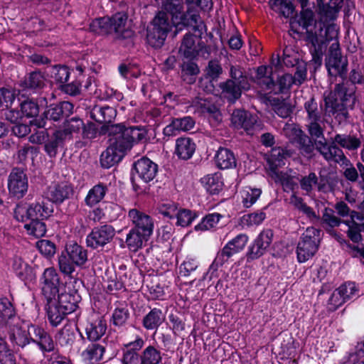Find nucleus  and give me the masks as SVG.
<instances>
[{
    "instance_id": "1",
    "label": "nucleus",
    "mask_w": 364,
    "mask_h": 364,
    "mask_svg": "<svg viewBox=\"0 0 364 364\" xmlns=\"http://www.w3.org/2000/svg\"><path fill=\"white\" fill-rule=\"evenodd\" d=\"M351 82L336 84L333 91L324 96L326 114L333 116L338 125H345L349 122L348 109H353L356 102L355 84H364V75L358 70L353 69L349 75Z\"/></svg>"
},
{
    "instance_id": "2",
    "label": "nucleus",
    "mask_w": 364,
    "mask_h": 364,
    "mask_svg": "<svg viewBox=\"0 0 364 364\" xmlns=\"http://www.w3.org/2000/svg\"><path fill=\"white\" fill-rule=\"evenodd\" d=\"M90 30L99 35H113L114 40L123 46H134V31L130 28L126 13L95 18L90 23Z\"/></svg>"
},
{
    "instance_id": "3",
    "label": "nucleus",
    "mask_w": 364,
    "mask_h": 364,
    "mask_svg": "<svg viewBox=\"0 0 364 364\" xmlns=\"http://www.w3.org/2000/svg\"><path fill=\"white\" fill-rule=\"evenodd\" d=\"M60 279L56 270L46 268L40 279L41 294L46 301V309L49 323L53 327H57L65 319L68 313L56 305L55 296L58 292Z\"/></svg>"
},
{
    "instance_id": "4",
    "label": "nucleus",
    "mask_w": 364,
    "mask_h": 364,
    "mask_svg": "<svg viewBox=\"0 0 364 364\" xmlns=\"http://www.w3.org/2000/svg\"><path fill=\"white\" fill-rule=\"evenodd\" d=\"M100 132L102 134L107 133L109 136V144L124 154L131 150L134 144L145 139L147 135V129L145 127H127L122 124L103 125Z\"/></svg>"
},
{
    "instance_id": "5",
    "label": "nucleus",
    "mask_w": 364,
    "mask_h": 364,
    "mask_svg": "<svg viewBox=\"0 0 364 364\" xmlns=\"http://www.w3.org/2000/svg\"><path fill=\"white\" fill-rule=\"evenodd\" d=\"M323 24L316 31L307 30L305 33L304 41L312 56V61L320 66L322 64L323 56L327 48V43L338 38V32L334 23Z\"/></svg>"
},
{
    "instance_id": "6",
    "label": "nucleus",
    "mask_w": 364,
    "mask_h": 364,
    "mask_svg": "<svg viewBox=\"0 0 364 364\" xmlns=\"http://www.w3.org/2000/svg\"><path fill=\"white\" fill-rule=\"evenodd\" d=\"M304 108L306 112V126L309 134L313 138L323 137L326 129L325 116L330 117L326 114L325 107L323 109L322 106H319L312 97L304 102Z\"/></svg>"
},
{
    "instance_id": "7",
    "label": "nucleus",
    "mask_w": 364,
    "mask_h": 364,
    "mask_svg": "<svg viewBox=\"0 0 364 364\" xmlns=\"http://www.w3.org/2000/svg\"><path fill=\"white\" fill-rule=\"evenodd\" d=\"M173 26L172 20L164 11H159L146 30L147 43L153 48H161Z\"/></svg>"
},
{
    "instance_id": "8",
    "label": "nucleus",
    "mask_w": 364,
    "mask_h": 364,
    "mask_svg": "<svg viewBox=\"0 0 364 364\" xmlns=\"http://www.w3.org/2000/svg\"><path fill=\"white\" fill-rule=\"evenodd\" d=\"M321 230L314 227L306 228L301 235L296 247L297 259L305 262L313 257L318 250L321 242Z\"/></svg>"
},
{
    "instance_id": "9",
    "label": "nucleus",
    "mask_w": 364,
    "mask_h": 364,
    "mask_svg": "<svg viewBox=\"0 0 364 364\" xmlns=\"http://www.w3.org/2000/svg\"><path fill=\"white\" fill-rule=\"evenodd\" d=\"M36 325L21 321L19 318L14 323L9 324V339L14 347L23 350L29 347L34 341Z\"/></svg>"
},
{
    "instance_id": "10",
    "label": "nucleus",
    "mask_w": 364,
    "mask_h": 364,
    "mask_svg": "<svg viewBox=\"0 0 364 364\" xmlns=\"http://www.w3.org/2000/svg\"><path fill=\"white\" fill-rule=\"evenodd\" d=\"M348 65L347 57L343 55L340 44L336 40L330 46L325 58V65L328 75L332 77H345L347 74Z\"/></svg>"
},
{
    "instance_id": "11",
    "label": "nucleus",
    "mask_w": 364,
    "mask_h": 364,
    "mask_svg": "<svg viewBox=\"0 0 364 364\" xmlns=\"http://www.w3.org/2000/svg\"><path fill=\"white\" fill-rule=\"evenodd\" d=\"M73 105L67 101L51 104L47 106L40 118L34 119L33 124L38 128H43L46 125V120L58 122L64 117H68L73 113Z\"/></svg>"
},
{
    "instance_id": "12",
    "label": "nucleus",
    "mask_w": 364,
    "mask_h": 364,
    "mask_svg": "<svg viewBox=\"0 0 364 364\" xmlns=\"http://www.w3.org/2000/svg\"><path fill=\"white\" fill-rule=\"evenodd\" d=\"M7 187L11 198H22L28 188V178L26 172L18 167L12 168L8 176Z\"/></svg>"
},
{
    "instance_id": "13",
    "label": "nucleus",
    "mask_w": 364,
    "mask_h": 364,
    "mask_svg": "<svg viewBox=\"0 0 364 364\" xmlns=\"http://www.w3.org/2000/svg\"><path fill=\"white\" fill-rule=\"evenodd\" d=\"M115 230L111 225L95 227L86 237V245L93 250L102 248L113 240Z\"/></svg>"
},
{
    "instance_id": "14",
    "label": "nucleus",
    "mask_w": 364,
    "mask_h": 364,
    "mask_svg": "<svg viewBox=\"0 0 364 364\" xmlns=\"http://www.w3.org/2000/svg\"><path fill=\"white\" fill-rule=\"evenodd\" d=\"M315 151H318L326 161L338 164L349 162L343 150L334 143V137L331 144L328 143L324 136L317 139Z\"/></svg>"
},
{
    "instance_id": "15",
    "label": "nucleus",
    "mask_w": 364,
    "mask_h": 364,
    "mask_svg": "<svg viewBox=\"0 0 364 364\" xmlns=\"http://www.w3.org/2000/svg\"><path fill=\"white\" fill-rule=\"evenodd\" d=\"M258 117L244 109H235L231 115V123L235 129H243L247 134L253 135L259 128Z\"/></svg>"
},
{
    "instance_id": "16",
    "label": "nucleus",
    "mask_w": 364,
    "mask_h": 364,
    "mask_svg": "<svg viewBox=\"0 0 364 364\" xmlns=\"http://www.w3.org/2000/svg\"><path fill=\"white\" fill-rule=\"evenodd\" d=\"M248 242V236L240 234L229 241L224 247L218 252L215 262L222 266L234 255L241 252Z\"/></svg>"
},
{
    "instance_id": "17",
    "label": "nucleus",
    "mask_w": 364,
    "mask_h": 364,
    "mask_svg": "<svg viewBox=\"0 0 364 364\" xmlns=\"http://www.w3.org/2000/svg\"><path fill=\"white\" fill-rule=\"evenodd\" d=\"M274 233L271 229L263 230L249 247L247 252V260H255L262 257L272 242Z\"/></svg>"
},
{
    "instance_id": "18",
    "label": "nucleus",
    "mask_w": 364,
    "mask_h": 364,
    "mask_svg": "<svg viewBox=\"0 0 364 364\" xmlns=\"http://www.w3.org/2000/svg\"><path fill=\"white\" fill-rule=\"evenodd\" d=\"M195 111L206 115L213 126L222 122V114L218 106L210 98H196L192 102Z\"/></svg>"
},
{
    "instance_id": "19",
    "label": "nucleus",
    "mask_w": 364,
    "mask_h": 364,
    "mask_svg": "<svg viewBox=\"0 0 364 364\" xmlns=\"http://www.w3.org/2000/svg\"><path fill=\"white\" fill-rule=\"evenodd\" d=\"M74 194L71 184L62 182L50 186L46 192L48 200L55 205H60L65 200L70 199Z\"/></svg>"
},
{
    "instance_id": "20",
    "label": "nucleus",
    "mask_w": 364,
    "mask_h": 364,
    "mask_svg": "<svg viewBox=\"0 0 364 364\" xmlns=\"http://www.w3.org/2000/svg\"><path fill=\"white\" fill-rule=\"evenodd\" d=\"M128 217L134 225L133 228L143 232L144 235L150 237L152 235L154 221L149 215L133 208L129 210Z\"/></svg>"
},
{
    "instance_id": "21",
    "label": "nucleus",
    "mask_w": 364,
    "mask_h": 364,
    "mask_svg": "<svg viewBox=\"0 0 364 364\" xmlns=\"http://www.w3.org/2000/svg\"><path fill=\"white\" fill-rule=\"evenodd\" d=\"M158 165L147 157H142L133 164V169L137 176L144 182L154 180L158 173Z\"/></svg>"
},
{
    "instance_id": "22",
    "label": "nucleus",
    "mask_w": 364,
    "mask_h": 364,
    "mask_svg": "<svg viewBox=\"0 0 364 364\" xmlns=\"http://www.w3.org/2000/svg\"><path fill=\"white\" fill-rule=\"evenodd\" d=\"M319 21L322 24H326L334 21L342 7L343 0H330L325 4L323 0H316Z\"/></svg>"
},
{
    "instance_id": "23",
    "label": "nucleus",
    "mask_w": 364,
    "mask_h": 364,
    "mask_svg": "<svg viewBox=\"0 0 364 364\" xmlns=\"http://www.w3.org/2000/svg\"><path fill=\"white\" fill-rule=\"evenodd\" d=\"M81 325L90 341H99L105 335L107 328V322L102 317L92 320L87 318L82 321Z\"/></svg>"
},
{
    "instance_id": "24",
    "label": "nucleus",
    "mask_w": 364,
    "mask_h": 364,
    "mask_svg": "<svg viewBox=\"0 0 364 364\" xmlns=\"http://www.w3.org/2000/svg\"><path fill=\"white\" fill-rule=\"evenodd\" d=\"M145 341L140 336H137L134 341L124 345L127 348L123 350V356L122 358V364H142L141 354L139 353L144 346Z\"/></svg>"
},
{
    "instance_id": "25",
    "label": "nucleus",
    "mask_w": 364,
    "mask_h": 364,
    "mask_svg": "<svg viewBox=\"0 0 364 364\" xmlns=\"http://www.w3.org/2000/svg\"><path fill=\"white\" fill-rule=\"evenodd\" d=\"M180 22L176 25V31H181L183 27L195 33L196 37H200L203 33L205 26L200 21V16L195 14H183L180 17Z\"/></svg>"
},
{
    "instance_id": "26",
    "label": "nucleus",
    "mask_w": 364,
    "mask_h": 364,
    "mask_svg": "<svg viewBox=\"0 0 364 364\" xmlns=\"http://www.w3.org/2000/svg\"><path fill=\"white\" fill-rule=\"evenodd\" d=\"M201 36L196 37L195 33L188 31L182 40L179 52L187 58H193L199 55V47L201 44Z\"/></svg>"
},
{
    "instance_id": "27",
    "label": "nucleus",
    "mask_w": 364,
    "mask_h": 364,
    "mask_svg": "<svg viewBox=\"0 0 364 364\" xmlns=\"http://www.w3.org/2000/svg\"><path fill=\"white\" fill-rule=\"evenodd\" d=\"M90 117L95 122L104 125L110 124L117 116V111L109 106L95 105L90 112Z\"/></svg>"
},
{
    "instance_id": "28",
    "label": "nucleus",
    "mask_w": 364,
    "mask_h": 364,
    "mask_svg": "<svg viewBox=\"0 0 364 364\" xmlns=\"http://www.w3.org/2000/svg\"><path fill=\"white\" fill-rule=\"evenodd\" d=\"M55 304L61 307L68 314L75 311L80 301V295L77 291L61 292L55 296Z\"/></svg>"
},
{
    "instance_id": "29",
    "label": "nucleus",
    "mask_w": 364,
    "mask_h": 364,
    "mask_svg": "<svg viewBox=\"0 0 364 364\" xmlns=\"http://www.w3.org/2000/svg\"><path fill=\"white\" fill-rule=\"evenodd\" d=\"M63 132L59 130L55 131L50 136H48L44 144V151L50 158H55L59 149L64 147L65 141L68 139Z\"/></svg>"
},
{
    "instance_id": "30",
    "label": "nucleus",
    "mask_w": 364,
    "mask_h": 364,
    "mask_svg": "<svg viewBox=\"0 0 364 364\" xmlns=\"http://www.w3.org/2000/svg\"><path fill=\"white\" fill-rule=\"evenodd\" d=\"M196 145L193 140L188 137H180L176 141L174 154L182 160L190 159L195 153Z\"/></svg>"
},
{
    "instance_id": "31",
    "label": "nucleus",
    "mask_w": 364,
    "mask_h": 364,
    "mask_svg": "<svg viewBox=\"0 0 364 364\" xmlns=\"http://www.w3.org/2000/svg\"><path fill=\"white\" fill-rule=\"evenodd\" d=\"M34 331V345H37L43 352H53L55 348V343L51 336L43 328L36 325Z\"/></svg>"
},
{
    "instance_id": "32",
    "label": "nucleus",
    "mask_w": 364,
    "mask_h": 364,
    "mask_svg": "<svg viewBox=\"0 0 364 364\" xmlns=\"http://www.w3.org/2000/svg\"><path fill=\"white\" fill-rule=\"evenodd\" d=\"M318 138H313L311 135L304 133L295 143L301 156L307 159H311L315 156L316 142Z\"/></svg>"
},
{
    "instance_id": "33",
    "label": "nucleus",
    "mask_w": 364,
    "mask_h": 364,
    "mask_svg": "<svg viewBox=\"0 0 364 364\" xmlns=\"http://www.w3.org/2000/svg\"><path fill=\"white\" fill-rule=\"evenodd\" d=\"M46 77L43 73L40 70H35L27 73L23 81L21 86L28 90H37L43 88Z\"/></svg>"
},
{
    "instance_id": "34",
    "label": "nucleus",
    "mask_w": 364,
    "mask_h": 364,
    "mask_svg": "<svg viewBox=\"0 0 364 364\" xmlns=\"http://www.w3.org/2000/svg\"><path fill=\"white\" fill-rule=\"evenodd\" d=\"M65 252L77 266H82L87 261V251L75 242L65 245Z\"/></svg>"
},
{
    "instance_id": "35",
    "label": "nucleus",
    "mask_w": 364,
    "mask_h": 364,
    "mask_svg": "<svg viewBox=\"0 0 364 364\" xmlns=\"http://www.w3.org/2000/svg\"><path fill=\"white\" fill-rule=\"evenodd\" d=\"M125 154L109 144V146L100 156L101 166L105 168H109L118 164Z\"/></svg>"
},
{
    "instance_id": "36",
    "label": "nucleus",
    "mask_w": 364,
    "mask_h": 364,
    "mask_svg": "<svg viewBox=\"0 0 364 364\" xmlns=\"http://www.w3.org/2000/svg\"><path fill=\"white\" fill-rule=\"evenodd\" d=\"M334 143L341 148L349 151H355L361 146V135L359 136L355 134H336L334 136Z\"/></svg>"
},
{
    "instance_id": "37",
    "label": "nucleus",
    "mask_w": 364,
    "mask_h": 364,
    "mask_svg": "<svg viewBox=\"0 0 364 364\" xmlns=\"http://www.w3.org/2000/svg\"><path fill=\"white\" fill-rule=\"evenodd\" d=\"M215 160L220 169H228L236 166V159L233 152L223 147H220L216 152Z\"/></svg>"
},
{
    "instance_id": "38",
    "label": "nucleus",
    "mask_w": 364,
    "mask_h": 364,
    "mask_svg": "<svg viewBox=\"0 0 364 364\" xmlns=\"http://www.w3.org/2000/svg\"><path fill=\"white\" fill-rule=\"evenodd\" d=\"M165 316L158 308L152 309L142 319V326L147 331L156 330L164 321Z\"/></svg>"
},
{
    "instance_id": "39",
    "label": "nucleus",
    "mask_w": 364,
    "mask_h": 364,
    "mask_svg": "<svg viewBox=\"0 0 364 364\" xmlns=\"http://www.w3.org/2000/svg\"><path fill=\"white\" fill-rule=\"evenodd\" d=\"M108 191V187L103 183L95 185L87 193L85 203L89 207H93L99 203Z\"/></svg>"
},
{
    "instance_id": "40",
    "label": "nucleus",
    "mask_w": 364,
    "mask_h": 364,
    "mask_svg": "<svg viewBox=\"0 0 364 364\" xmlns=\"http://www.w3.org/2000/svg\"><path fill=\"white\" fill-rule=\"evenodd\" d=\"M6 333L4 325L0 324V363L16 364V356L6 342Z\"/></svg>"
},
{
    "instance_id": "41",
    "label": "nucleus",
    "mask_w": 364,
    "mask_h": 364,
    "mask_svg": "<svg viewBox=\"0 0 364 364\" xmlns=\"http://www.w3.org/2000/svg\"><path fill=\"white\" fill-rule=\"evenodd\" d=\"M16 312L13 304L6 297L0 298V324L4 325L6 331V325L9 324L10 320L16 318Z\"/></svg>"
},
{
    "instance_id": "42",
    "label": "nucleus",
    "mask_w": 364,
    "mask_h": 364,
    "mask_svg": "<svg viewBox=\"0 0 364 364\" xmlns=\"http://www.w3.org/2000/svg\"><path fill=\"white\" fill-rule=\"evenodd\" d=\"M219 87L222 90L223 97L230 103H235L241 97L242 92L244 90L228 79L225 82H220Z\"/></svg>"
},
{
    "instance_id": "43",
    "label": "nucleus",
    "mask_w": 364,
    "mask_h": 364,
    "mask_svg": "<svg viewBox=\"0 0 364 364\" xmlns=\"http://www.w3.org/2000/svg\"><path fill=\"white\" fill-rule=\"evenodd\" d=\"M149 238V236L132 228L127 235L125 242L130 251L136 252L142 247L144 241Z\"/></svg>"
},
{
    "instance_id": "44",
    "label": "nucleus",
    "mask_w": 364,
    "mask_h": 364,
    "mask_svg": "<svg viewBox=\"0 0 364 364\" xmlns=\"http://www.w3.org/2000/svg\"><path fill=\"white\" fill-rule=\"evenodd\" d=\"M30 206V217L31 220H45L48 218L53 211V206L48 204L42 203H33L29 204Z\"/></svg>"
},
{
    "instance_id": "45",
    "label": "nucleus",
    "mask_w": 364,
    "mask_h": 364,
    "mask_svg": "<svg viewBox=\"0 0 364 364\" xmlns=\"http://www.w3.org/2000/svg\"><path fill=\"white\" fill-rule=\"evenodd\" d=\"M229 80L234 82L236 85L240 87L244 90H247L250 87L248 78L243 68L240 65H231L230 68Z\"/></svg>"
},
{
    "instance_id": "46",
    "label": "nucleus",
    "mask_w": 364,
    "mask_h": 364,
    "mask_svg": "<svg viewBox=\"0 0 364 364\" xmlns=\"http://www.w3.org/2000/svg\"><path fill=\"white\" fill-rule=\"evenodd\" d=\"M70 73V70L68 66L58 65L51 68L50 76L54 83L60 88L63 86L65 83L68 82Z\"/></svg>"
},
{
    "instance_id": "47",
    "label": "nucleus",
    "mask_w": 364,
    "mask_h": 364,
    "mask_svg": "<svg viewBox=\"0 0 364 364\" xmlns=\"http://www.w3.org/2000/svg\"><path fill=\"white\" fill-rule=\"evenodd\" d=\"M83 123V120L78 117L67 118L63 122V129H59V131L65 134V136L70 140L73 133H79L81 131Z\"/></svg>"
},
{
    "instance_id": "48",
    "label": "nucleus",
    "mask_w": 364,
    "mask_h": 364,
    "mask_svg": "<svg viewBox=\"0 0 364 364\" xmlns=\"http://www.w3.org/2000/svg\"><path fill=\"white\" fill-rule=\"evenodd\" d=\"M342 223H343V220L335 215V211L333 209L324 208L321 217V224L327 232L334 230V228L338 227Z\"/></svg>"
},
{
    "instance_id": "49",
    "label": "nucleus",
    "mask_w": 364,
    "mask_h": 364,
    "mask_svg": "<svg viewBox=\"0 0 364 364\" xmlns=\"http://www.w3.org/2000/svg\"><path fill=\"white\" fill-rule=\"evenodd\" d=\"M129 316L130 314L127 306L121 304L114 309L110 322L114 326L122 328L126 325Z\"/></svg>"
},
{
    "instance_id": "50",
    "label": "nucleus",
    "mask_w": 364,
    "mask_h": 364,
    "mask_svg": "<svg viewBox=\"0 0 364 364\" xmlns=\"http://www.w3.org/2000/svg\"><path fill=\"white\" fill-rule=\"evenodd\" d=\"M142 364H159L162 361V354L159 349L149 345L141 352Z\"/></svg>"
},
{
    "instance_id": "51",
    "label": "nucleus",
    "mask_w": 364,
    "mask_h": 364,
    "mask_svg": "<svg viewBox=\"0 0 364 364\" xmlns=\"http://www.w3.org/2000/svg\"><path fill=\"white\" fill-rule=\"evenodd\" d=\"M287 155V151H285L282 147H274L272 148L270 154L267 158V162L269 165V168L272 171H275V170L284 164V159L286 158Z\"/></svg>"
},
{
    "instance_id": "52",
    "label": "nucleus",
    "mask_w": 364,
    "mask_h": 364,
    "mask_svg": "<svg viewBox=\"0 0 364 364\" xmlns=\"http://www.w3.org/2000/svg\"><path fill=\"white\" fill-rule=\"evenodd\" d=\"M318 179L316 174L314 172H311L308 176H303L300 181L299 184L301 190L306 193H311L313 191L314 186L318 185V191H323L325 188V184L322 183V179L321 182H318Z\"/></svg>"
},
{
    "instance_id": "53",
    "label": "nucleus",
    "mask_w": 364,
    "mask_h": 364,
    "mask_svg": "<svg viewBox=\"0 0 364 364\" xmlns=\"http://www.w3.org/2000/svg\"><path fill=\"white\" fill-rule=\"evenodd\" d=\"M199 73L200 69L196 63L188 61L183 63L181 65V77L188 84L195 82L196 77Z\"/></svg>"
},
{
    "instance_id": "54",
    "label": "nucleus",
    "mask_w": 364,
    "mask_h": 364,
    "mask_svg": "<svg viewBox=\"0 0 364 364\" xmlns=\"http://www.w3.org/2000/svg\"><path fill=\"white\" fill-rule=\"evenodd\" d=\"M289 203L294 207V208L305 214L309 219L318 220L319 218L314 210L304 203L302 198L293 194L289 198Z\"/></svg>"
},
{
    "instance_id": "55",
    "label": "nucleus",
    "mask_w": 364,
    "mask_h": 364,
    "mask_svg": "<svg viewBox=\"0 0 364 364\" xmlns=\"http://www.w3.org/2000/svg\"><path fill=\"white\" fill-rule=\"evenodd\" d=\"M105 346L100 343H92L82 352V356L90 360L98 361L102 359Z\"/></svg>"
},
{
    "instance_id": "56",
    "label": "nucleus",
    "mask_w": 364,
    "mask_h": 364,
    "mask_svg": "<svg viewBox=\"0 0 364 364\" xmlns=\"http://www.w3.org/2000/svg\"><path fill=\"white\" fill-rule=\"evenodd\" d=\"M104 218L109 221L116 220L123 213V208L113 202L102 203Z\"/></svg>"
},
{
    "instance_id": "57",
    "label": "nucleus",
    "mask_w": 364,
    "mask_h": 364,
    "mask_svg": "<svg viewBox=\"0 0 364 364\" xmlns=\"http://www.w3.org/2000/svg\"><path fill=\"white\" fill-rule=\"evenodd\" d=\"M201 183L210 194H217L223 188V182L217 175H207L201 178Z\"/></svg>"
},
{
    "instance_id": "58",
    "label": "nucleus",
    "mask_w": 364,
    "mask_h": 364,
    "mask_svg": "<svg viewBox=\"0 0 364 364\" xmlns=\"http://www.w3.org/2000/svg\"><path fill=\"white\" fill-rule=\"evenodd\" d=\"M198 272V263L192 258H186V259L179 267V274L181 277H193L196 279Z\"/></svg>"
},
{
    "instance_id": "59",
    "label": "nucleus",
    "mask_w": 364,
    "mask_h": 364,
    "mask_svg": "<svg viewBox=\"0 0 364 364\" xmlns=\"http://www.w3.org/2000/svg\"><path fill=\"white\" fill-rule=\"evenodd\" d=\"M343 223L348 227L347 236L354 243H358L363 240L361 232H363V224L356 221H343Z\"/></svg>"
},
{
    "instance_id": "60",
    "label": "nucleus",
    "mask_w": 364,
    "mask_h": 364,
    "mask_svg": "<svg viewBox=\"0 0 364 364\" xmlns=\"http://www.w3.org/2000/svg\"><path fill=\"white\" fill-rule=\"evenodd\" d=\"M58 266L60 271L65 275L73 277L72 274L75 270L76 264L63 251L58 257Z\"/></svg>"
},
{
    "instance_id": "61",
    "label": "nucleus",
    "mask_w": 364,
    "mask_h": 364,
    "mask_svg": "<svg viewBox=\"0 0 364 364\" xmlns=\"http://www.w3.org/2000/svg\"><path fill=\"white\" fill-rule=\"evenodd\" d=\"M294 84L292 75L284 74L279 77L277 82H274V87L272 92L275 95L287 92L291 85Z\"/></svg>"
},
{
    "instance_id": "62",
    "label": "nucleus",
    "mask_w": 364,
    "mask_h": 364,
    "mask_svg": "<svg viewBox=\"0 0 364 364\" xmlns=\"http://www.w3.org/2000/svg\"><path fill=\"white\" fill-rule=\"evenodd\" d=\"M43 220H31L29 223L24 225V228L28 231V234L36 237H43L47 231L46 225Z\"/></svg>"
},
{
    "instance_id": "63",
    "label": "nucleus",
    "mask_w": 364,
    "mask_h": 364,
    "mask_svg": "<svg viewBox=\"0 0 364 364\" xmlns=\"http://www.w3.org/2000/svg\"><path fill=\"white\" fill-rule=\"evenodd\" d=\"M262 193L259 188L245 187L242 191V203L245 208L251 207L259 198Z\"/></svg>"
},
{
    "instance_id": "64",
    "label": "nucleus",
    "mask_w": 364,
    "mask_h": 364,
    "mask_svg": "<svg viewBox=\"0 0 364 364\" xmlns=\"http://www.w3.org/2000/svg\"><path fill=\"white\" fill-rule=\"evenodd\" d=\"M58 340L62 346H72L75 340L73 326L70 324L65 325L59 331Z\"/></svg>"
}]
</instances>
